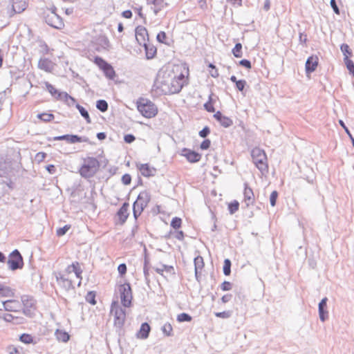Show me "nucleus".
Segmentation results:
<instances>
[{"label": "nucleus", "mask_w": 354, "mask_h": 354, "mask_svg": "<svg viewBox=\"0 0 354 354\" xmlns=\"http://www.w3.org/2000/svg\"><path fill=\"white\" fill-rule=\"evenodd\" d=\"M189 71L185 64L162 67L158 73L154 88L164 95L180 92L188 82Z\"/></svg>", "instance_id": "nucleus-1"}, {"label": "nucleus", "mask_w": 354, "mask_h": 354, "mask_svg": "<svg viewBox=\"0 0 354 354\" xmlns=\"http://www.w3.org/2000/svg\"><path fill=\"white\" fill-rule=\"evenodd\" d=\"M15 290L11 287L0 283V298L3 300L2 304L6 311L14 313H23L26 314L29 307L32 306V301L26 297L15 298Z\"/></svg>", "instance_id": "nucleus-2"}, {"label": "nucleus", "mask_w": 354, "mask_h": 354, "mask_svg": "<svg viewBox=\"0 0 354 354\" xmlns=\"http://www.w3.org/2000/svg\"><path fill=\"white\" fill-rule=\"evenodd\" d=\"M82 269L79 262L75 261L68 266L64 272L56 277L58 284L66 290L74 288L75 283L81 285Z\"/></svg>", "instance_id": "nucleus-3"}, {"label": "nucleus", "mask_w": 354, "mask_h": 354, "mask_svg": "<svg viewBox=\"0 0 354 354\" xmlns=\"http://www.w3.org/2000/svg\"><path fill=\"white\" fill-rule=\"evenodd\" d=\"M253 163L263 176L269 172L268 160L265 151L259 147H254L251 151Z\"/></svg>", "instance_id": "nucleus-4"}, {"label": "nucleus", "mask_w": 354, "mask_h": 354, "mask_svg": "<svg viewBox=\"0 0 354 354\" xmlns=\"http://www.w3.org/2000/svg\"><path fill=\"white\" fill-rule=\"evenodd\" d=\"M136 104L138 112L146 118H153L158 113L157 106L148 98L140 97Z\"/></svg>", "instance_id": "nucleus-5"}, {"label": "nucleus", "mask_w": 354, "mask_h": 354, "mask_svg": "<svg viewBox=\"0 0 354 354\" xmlns=\"http://www.w3.org/2000/svg\"><path fill=\"white\" fill-rule=\"evenodd\" d=\"M100 162L94 157H86L79 169L80 174L84 178L93 176L100 169Z\"/></svg>", "instance_id": "nucleus-6"}, {"label": "nucleus", "mask_w": 354, "mask_h": 354, "mask_svg": "<svg viewBox=\"0 0 354 354\" xmlns=\"http://www.w3.org/2000/svg\"><path fill=\"white\" fill-rule=\"evenodd\" d=\"M151 201V194L149 191L140 192L133 205V216L136 220Z\"/></svg>", "instance_id": "nucleus-7"}, {"label": "nucleus", "mask_w": 354, "mask_h": 354, "mask_svg": "<svg viewBox=\"0 0 354 354\" xmlns=\"http://www.w3.org/2000/svg\"><path fill=\"white\" fill-rule=\"evenodd\" d=\"M110 313L113 316L114 325L122 327L126 319V313L120 306L118 301H113L111 305Z\"/></svg>", "instance_id": "nucleus-8"}, {"label": "nucleus", "mask_w": 354, "mask_h": 354, "mask_svg": "<svg viewBox=\"0 0 354 354\" xmlns=\"http://www.w3.org/2000/svg\"><path fill=\"white\" fill-rule=\"evenodd\" d=\"M93 62L102 70L106 78L113 80L116 73L113 66L100 57H95Z\"/></svg>", "instance_id": "nucleus-9"}, {"label": "nucleus", "mask_w": 354, "mask_h": 354, "mask_svg": "<svg viewBox=\"0 0 354 354\" xmlns=\"http://www.w3.org/2000/svg\"><path fill=\"white\" fill-rule=\"evenodd\" d=\"M121 303L124 307L129 308L131 306V301L133 299L132 290L129 283L122 284L119 287Z\"/></svg>", "instance_id": "nucleus-10"}, {"label": "nucleus", "mask_w": 354, "mask_h": 354, "mask_svg": "<svg viewBox=\"0 0 354 354\" xmlns=\"http://www.w3.org/2000/svg\"><path fill=\"white\" fill-rule=\"evenodd\" d=\"M8 265L12 270L22 268L24 265L23 259L18 250H15L10 254Z\"/></svg>", "instance_id": "nucleus-11"}, {"label": "nucleus", "mask_w": 354, "mask_h": 354, "mask_svg": "<svg viewBox=\"0 0 354 354\" xmlns=\"http://www.w3.org/2000/svg\"><path fill=\"white\" fill-rule=\"evenodd\" d=\"M46 22H47L49 26L58 29L64 26L62 18L59 17L53 10H50V13L47 15Z\"/></svg>", "instance_id": "nucleus-12"}, {"label": "nucleus", "mask_w": 354, "mask_h": 354, "mask_svg": "<svg viewBox=\"0 0 354 354\" xmlns=\"http://www.w3.org/2000/svg\"><path fill=\"white\" fill-rule=\"evenodd\" d=\"M136 39L140 45H145L149 41V34L147 28L139 26L136 28Z\"/></svg>", "instance_id": "nucleus-13"}, {"label": "nucleus", "mask_w": 354, "mask_h": 354, "mask_svg": "<svg viewBox=\"0 0 354 354\" xmlns=\"http://www.w3.org/2000/svg\"><path fill=\"white\" fill-rule=\"evenodd\" d=\"M243 201L246 204L247 207L253 205L255 201V196L253 190L247 183H244Z\"/></svg>", "instance_id": "nucleus-14"}, {"label": "nucleus", "mask_w": 354, "mask_h": 354, "mask_svg": "<svg viewBox=\"0 0 354 354\" xmlns=\"http://www.w3.org/2000/svg\"><path fill=\"white\" fill-rule=\"evenodd\" d=\"M181 154L190 162H197L201 158V155L199 153L187 148L182 149Z\"/></svg>", "instance_id": "nucleus-15"}, {"label": "nucleus", "mask_w": 354, "mask_h": 354, "mask_svg": "<svg viewBox=\"0 0 354 354\" xmlns=\"http://www.w3.org/2000/svg\"><path fill=\"white\" fill-rule=\"evenodd\" d=\"M137 168L143 176L147 178L155 176L156 171V169L151 167L148 163L138 164L137 165Z\"/></svg>", "instance_id": "nucleus-16"}, {"label": "nucleus", "mask_w": 354, "mask_h": 354, "mask_svg": "<svg viewBox=\"0 0 354 354\" xmlns=\"http://www.w3.org/2000/svg\"><path fill=\"white\" fill-rule=\"evenodd\" d=\"M129 203H124L122 207L119 209L117 212V216L120 224H124L127 220L129 213Z\"/></svg>", "instance_id": "nucleus-17"}, {"label": "nucleus", "mask_w": 354, "mask_h": 354, "mask_svg": "<svg viewBox=\"0 0 354 354\" xmlns=\"http://www.w3.org/2000/svg\"><path fill=\"white\" fill-rule=\"evenodd\" d=\"M156 272L164 277L175 275L174 268L171 266L161 265L155 268Z\"/></svg>", "instance_id": "nucleus-18"}, {"label": "nucleus", "mask_w": 354, "mask_h": 354, "mask_svg": "<svg viewBox=\"0 0 354 354\" xmlns=\"http://www.w3.org/2000/svg\"><path fill=\"white\" fill-rule=\"evenodd\" d=\"M318 57L316 55L309 57L306 62V71L308 73L315 71L318 65Z\"/></svg>", "instance_id": "nucleus-19"}, {"label": "nucleus", "mask_w": 354, "mask_h": 354, "mask_svg": "<svg viewBox=\"0 0 354 354\" xmlns=\"http://www.w3.org/2000/svg\"><path fill=\"white\" fill-rule=\"evenodd\" d=\"M214 117L217 121H218L220 122V124L223 127H225V128L229 127L233 124L232 119H230V118H228L227 116L223 115L220 111H217L214 115Z\"/></svg>", "instance_id": "nucleus-20"}, {"label": "nucleus", "mask_w": 354, "mask_h": 354, "mask_svg": "<svg viewBox=\"0 0 354 354\" xmlns=\"http://www.w3.org/2000/svg\"><path fill=\"white\" fill-rule=\"evenodd\" d=\"M147 2L152 6L151 8L156 15L167 6L164 0H147Z\"/></svg>", "instance_id": "nucleus-21"}, {"label": "nucleus", "mask_w": 354, "mask_h": 354, "mask_svg": "<svg viewBox=\"0 0 354 354\" xmlns=\"http://www.w3.org/2000/svg\"><path fill=\"white\" fill-rule=\"evenodd\" d=\"M55 140H66L69 143H76L81 142H86V139H82L81 137H79L76 135H64L62 136H58L55 138Z\"/></svg>", "instance_id": "nucleus-22"}, {"label": "nucleus", "mask_w": 354, "mask_h": 354, "mask_svg": "<svg viewBox=\"0 0 354 354\" xmlns=\"http://www.w3.org/2000/svg\"><path fill=\"white\" fill-rule=\"evenodd\" d=\"M150 331L151 327L149 324L147 323H143L142 324L140 330L136 333V337L142 339H147L149 337Z\"/></svg>", "instance_id": "nucleus-23"}, {"label": "nucleus", "mask_w": 354, "mask_h": 354, "mask_svg": "<svg viewBox=\"0 0 354 354\" xmlns=\"http://www.w3.org/2000/svg\"><path fill=\"white\" fill-rule=\"evenodd\" d=\"M27 3L26 0H12V10L15 13H20L25 10Z\"/></svg>", "instance_id": "nucleus-24"}, {"label": "nucleus", "mask_w": 354, "mask_h": 354, "mask_svg": "<svg viewBox=\"0 0 354 354\" xmlns=\"http://www.w3.org/2000/svg\"><path fill=\"white\" fill-rule=\"evenodd\" d=\"M46 88L55 99H62L64 97L66 98L69 97L66 93H60L56 88L50 84L46 85Z\"/></svg>", "instance_id": "nucleus-25"}, {"label": "nucleus", "mask_w": 354, "mask_h": 354, "mask_svg": "<svg viewBox=\"0 0 354 354\" xmlns=\"http://www.w3.org/2000/svg\"><path fill=\"white\" fill-rule=\"evenodd\" d=\"M204 265L205 263L202 257L198 256L194 259L195 274L196 277H198V274H201Z\"/></svg>", "instance_id": "nucleus-26"}, {"label": "nucleus", "mask_w": 354, "mask_h": 354, "mask_svg": "<svg viewBox=\"0 0 354 354\" xmlns=\"http://www.w3.org/2000/svg\"><path fill=\"white\" fill-rule=\"evenodd\" d=\"M55 336L58 341L62 342H66L70 339V335L68 333L61 329H57L55 331Z\"/></svg>", "instance_id": "nucleus-27"}, {"label": "nucleus", "mask_w": 354, "mask_h": 354, "mask_svg": "<svg viewBox=\"0 0 354 354\" xmlns=\"http://www.w3.org/2000/svg\"><path fill=\"white\" fill-rule=\"evenodd\" d=\"M143 46H145V48L146 56L147 59L153 58L157 53L156 48L153 46L147 45V44Z\"/></svg>", "instance_id": "nucleus-28"}, {"label": "nucleus", "mask_w": 354, "mask_h": 354, "mask_svg": "<svg viewBox=\"0 0 354 354\" xmlns=\"http://www.w3.org/2000/svg\"><path fill=\"white\" fill-rule=\"evenodd\" d=\"M327 299L324 298L319 304V317L322 322L326 319L325 314L327 315V312H324V309L326 307Z\"/></svg>", "instance_id": "nucleus-29"}, {"label": "nucleus", "mask_w": 354, "mask_h": 354, "mask_svg": "<svg viewBox=\"0 0 354 354\" xmlns=\"http://www.w3.org/2000/svg\"><path fill=\"white\" fill-rule=\"evenodd\" d=\"M19 339L21 342H22L25 344H35L36 343V340L35 339V338L31 335L27 334V333L22 334L20 336Z\"/></svg>", "instance_id": "nucleus-30"}, {"label": "nucleus", "mask_w": 354, "mask_h": 354, "mask_svg": "<svg viewBox=\"0 0 354 354\" xmlns=\"http://www.w3.org/2000/svg\"><path fill=\"white\" fill-rule=\"evenodd\" d=\"M96 292L95 291H89L87 292L85 296L86 301L91 304V305H95L97 304L96 301Z\"/></svg>", "instance_id": "nucleus-31"}, {"label": "nucleus", "mask_w": 354, "mask_h": 354, "mask_svg": "<svg viewBox=\"0 0 354 354\" xmlns=\"http://www.w3.org/2000/svg\"><path fill=\"white\" fill-rule=\"evenodd\" d=\"M162 331L166 336L173 335V327L172 325L167 322L162 327Z\"/></svg>", "instance_id": "nucleus-32"}, {"label": "nucleus", "mask_w": 354, "mask_h": 354, "mask_svg": "<svg viewBox=\"0 0 354 354\" xmlns=\"http://www.w3.org/2000/svg\"><path fill=\"white\" fill-rule=\"evenodd\" d=\"M346 66L349 71V73L354 77V63L350 58H344Z\"/></svg>", "instance_id": "nucleus-33"}, {"label": "nucleus", "mask_w": 354, "mask_h": 354, "mask_svg": "<svg viewBox=\"0 0 354 354\" xmlns=\"http://www.w3.org/2000/svg\"><path fill=\"white\" fill-rule=\"evenodd\" d=\"M183 221L179 217H174L171 221V227L174 230H179L182 226Z\"/></svg>", "instance_id": "nucleus-34"}, {"label": "nucleus", "mask_w": 354, "mask_h": 354, "mask_svg": "<svg viewBox=\"0 0 354 354\" xmlns=\"http://www.w3.org/2000/svg\"><path fill=\"white\" fill-rule=\"evenodd\" d=\"M232 54L235 57L240 58L243 55L242 45L240 43H237L234 48L232 49Z\"/></svg>", "instance_id": "nucleus-35"}, {"label": "nucleus", "mask_w": 354, "mask_h": 354, "mask_svg": "<svg viewBox=\"0 0 354 354\" xmlns=\"http://www.w3.org/2000/svg\"><path fill=\"white\" fill-rule=\"evenodd\" d=\"M169 235L180 241H183L185 238L184 232L180 230H175L174 232L170 231Z\"/></svg>", "instance_id": "nucleus-36"}, {"label": "nucleus", "mask_w": 354, "mask_h": 354, "mask_svg": "<svg viewBox=\"0 0 354 354\" xmlns=\"http://www.w3.org/2000/svg\"><path fill=\"white\" fill-rule=\"evenodd\" d=\"M77 108L79 110V111H80V114L82 115V116L85 118V120H86V122L87 123H91V120L90 118V116L88 115V111L83 106H82L80 105H77Z\"/></svg>", "instance_id": "nucleus-37"}, {"label": "nucleus", "mask_w": 354, "mask_h": 354, "mask_svg": "<svg viewBox=\"0 0 354 354\" xmlns=\"http://www.w3.org/2000/svg\"><path fill=\"white\" fill-rule=\"evenodd\" d=\"M340 48L344 55V58H349L350 57L352 56V52L348 44H343L341 46Z\"/></svg>", "instance_id": "nucleus-38"}, {"label": "nucleus", "mask_w": 354, "mask_h": 354, "mask_svg": "<svg viewBox=\"0 0 354 354\" xmlns=\"http://www.w3.org/2000/svg\"><path fill=\"white\" fill-rule=\"evenodd\" d=\"M176 319L178 322H189L192 321V318L189 315L183 313L177 315Z\"/></svg>", "instance_id": "nucleus-39"}, {"label": "nucleus", "mask_w": 354, "mask_h": 354, "mask_svg": "<svg viewBox=\"0 0 354 354\" xmlns=\"http://www.w3.org/2000/svg\"><path fill=\"white\" fill-rule=\"evenodd\" d=\"M156 39H157L158 41L160 43L165 44H168L167 36V34L165 33V32H164V31H160L157 35Z\"/></svg>", "instance_id": "nucleus-40"}, {"label": "nucleus", "mask_w": 354, "mask_h": 354, "mask_svg": "<svg viewBox=\"0 0 354 354\" xmlns=\"http://www.w3.org/2000/svg\"><path fill=\"white\" fill-rule=\"evenodd\" d=\"M239 207V203L237 201H234L228 205V209L230 214L235 213Z\"/></svg>", "instance_id": "nucleus-41"}, {"label": "nucleus", "mask_w": 354, "mask_h": 354, "mask_svg": "<svg viewBox=\"0 0 354 354\" xmlns=\"http://www.w3.org/2000/svg\"><path fill=\"white\" fill-rule=\"evenodd\" d=\"M71 227V225H66L63 227H59L56 231V234L58 236H64Z\"/></svg>", "instance_id": "nucleus-42"}, {"label": "nucleus", "mask_w": 354, "mask_h": 354, "mask_svg": "<svg viewBox=\"0 0 354 354\" xmlns=\"http://www.w3.org/2000/svg\"><path fill=\"white\" fill-rule=\"evenodd\" d=\"M231 261L229 259H225L224 261V265H223V273L225 275L228 276L230 274L231 272Z\"/></svg>", "instance_id": "nucleus-43"}, {"label": "nucleus", "mask_w": 354, "mask_h": 354, "mask_svg": "<svg viewBox=\"0 0 354 354\" xmlns=\"http://www.w3.org/2000/svg\"><path fill=\"white\" fill-rule=\"evenodd\" d=\"M97 108L101 111H106L108 109V104L105 100H100L97 102Z\"/></svg>", "instance_id": "nucleus-44"}, {"label": "nucleus", "mask_w": 354, "mask_h": 354, "mask_svg": "<svg viewBox=\"0 0 354 354\" xmlns=\"http://www.w3.org/2000/svg\"><path fill=\"white\" fill-rule=\"evenodd\" d=\"M204 107L205 110L209 113L214 112V102L211 97H209V100L204 104Z\"/></svg>", "instance_id": "nucleus-45"}, {"label": "nucleus", "mask_w": 354, "mask_h": 354, "mask_svg": "<svg viewBox=\"0 0 354 354\" xmlns=\"http://www.w3.org/2000/svg\"><path fill=\"white\" fill-rule=\"evenodd\" d=\"M122 183L124 185H129L131 183V176L129 174H125L122 176Z\"/></svg>", "instance_id": "nucleus-46"}, {"label": "nucleus", "mask_w": 354, "mask_h": 354, "mask_svg": "<svg viewBox=\"0 0 354 354\" xmlns=\"http://www.w3.org/2000/svg\"><path fill=\"white\" fill-rule=\"evenodd\" d=\"M118 271L120 277H124L127 271V268L125 263H121L118 267Z\"/></svg>", "instance_id": "nucleus-47"}, {"label": "nucleus", "mask_w": 354, "mask_h": 354, "mask_svg": "<svg viewBox=\"0 0 354 354\" xmlns=\"http://www.w3.org/2000/svg\"><path fill=\"white\" fill-rule=\"evenodd\" d=\"M278 198V192L277 191H273L270 196V205L274 207L276 205L277 199Z\"/></svg>", "instance_id": "nucleus-48"}, {"label": "nucleus", "mask_w": 354, "mask_h": 354, "mask_svg": "<svg viewBox=\"0 0 354 354\" xmlns=\"http://www.w3.org/2000/svg\"><path fill=\"white\" fill-rule=\"evenodd\" d=\"M208 66L209 68H212V71H209L211 76L214 78L218 77L219 73L218 70L216 68V66L212 64H209Z\"/></svg>", "instance_id": "nucleus-49"}, {"label": "nucleus", "mask_w": 354, "mask_h": 354, "mask_svg": "<svg viewBox=\"0 0 354 354\" xmlns=\"http://www.w3.org/2000/svg\"><path fill=\"white\" fill-rule=\"evenodd\" d=\"M235 84L237 89L240 91H242L246 85V82L244 80H238Z\"/></svg>", "instance_id": "nucleus-50"}, {"label": "nucleus", "mask_w": 354, "mask_h": 354, "mask_svg": "<svg viewBox=\"0 0 354 354\" xmlns=\"http://www.w3.org/2000/svg\"><path fill=\"white\" fill-rule=\"evenodd\" d=\"M216 317H221L223 319L229 318L231 315V313L230 311H223L220 313H215Z\"/></svg>", "instance_id": "nucleus-51"}, {"label": "nucleus", "mask_w": 354, "mask_h": 354, "mask_svg": "<svg viewBox=\"0 0 354 354\" xmlns=\"http://www.w3.org/2000/svg\"><path fill=\"white\" fill-rule=\"evenodd\" d=\"M210 145H211V142L208 139H206L205 140H203L202 142V143L201 144V149H203V150H205V149H207L209 148L210 147Z\"/></svg>", "instance_id": "nucleus-52"}, {"label": "nucleus", "mask_w": 354, "mask_h": 354, "mask_svg": "<svg viewBox=\"0 0 354 354\" xmlns=\"http://www.w3.org/2000/svg\"><path fill=\"white\" fill-rule=\"evenodd\" d=\"M209 128L208 127H205L199 131V136L202 138H205L209 133Z\"/></svg>", "instance_id": "nucleus-53"}, {"label": "nucleus", "mask_w": 354, "mask_h": 354, "mask_svg": "<svg viewBox=\"0 0 354 354\" xmlns=\"http://www.w3.org/2000/svg\"><path fill=\"white\" fill-rule=\"evenodd\" d=\"M239 64L248 69H250L252 66H251V63L249 60L248 59H242L239 62Z\"/></svg>", "instance_id": "nucleus-54"}, {"label": "nucleus", "mask_w": 354, "mask_h": 354, "mask_svg": "<svg viewBox=\"0 0 354 354\" xmlns=\"http://www.w3.org/2000/svg\"><path fill=\"white\" fill-rule=\"evenodd\" d=\"M232 288V284L229 281H224L221 284V289L223 291L230 290Z\"/></svg>", "instance_id": "nucleus-55"}, {"label": "nucleus", "mask_w": 354, "mask_h": 354, "mask_svg": "<svg viewBox=\"0 0 354 354\" xmlns=\"http://www.w3.org/2000/svg\"><path fill=\"white\" fill-rule=\"evenodd\" d=\"M124 140L125 142L130 144L136 140V138L134 136L131 134H127L124 136Z\"/></svg>", "instance_id": "nucleus-56"}, {"label": "nucleus", "mask_w": 354, "mask_h": 354, "mask_svg": "<svg viewBox=\"0 0 354 354\" xmlns=\"http://www.w3.org/2000/svg\"><path fill=\"white\" fill-rule=\"evenodd\" d=\"M330 6L337 15H339V10L336 4L335 0H330Z\"/></svg>", "instance_id": "nucleus-57"}, {"label": "nucleus", "mask_w": 354, "mask_h": 354, "mask_svg": "<svg viewBox=\"0 0 354 354\" xmlns=\"http://www.w3.org/2000/svg\"><path fill=\"white\" fill-rule=\"evenodd\" d=\"M233 6H241L242 4V0H227Z\"/></svg>", "instance_id": "nucleus-58"}, {"label": "nucleus", "mask_w": 354, "mask_h": 354, "mask_svg": "<svg viewBox=\"0 0 354 354\" xmlns=\"http://www.w3.org/2000/svg\"><path fill=\"white\" fill-rule=\"evenodd\" d=\"M122 15L123 17L126 19H130L132 17V12L129 10H124V12H122Z\"/></svg>", "instance_id": "nucleus-59"}, {"label": "nucleus", "mask_w": 354, "mask_h": 354, "mask_svg": "<svg viewBox=\"0 0 354 354\" xmlns=\"http://www.w3.org/2000/svg\"><path fill=\"white\" fill-rule=\"evenodd\" d=\"M339 124L343 127V129L345 130V131L346 132V133L348 135V136L350 138H352V135L351 133H350L348 129L346 127L344 122L342 121V120H339Z\"/></svg>", "instance_id": "nucleus-60"}, {"label": "nucleus", "mask_w": 354, "mask_h": 354, "mask_svg": "<svg viewBox=\"0 0 354 354\" xmlns=\"http://www.w3.org/2000/svg\"><path fill=\"white\" fill-rule=\"evenodd\" d=\"M9 354H17L19 351L14 346H10L8 348Z\"/></svg>", "instance_id": "nucleus-61"}, {"label": "nucleus", "mask_w": 354, "mask_h": 354, "mask_svg": "<svg viewBox=\"0 0 354 354\" xmlns=\"http://www.w3.org/2000/svg\"><path fill=\"white\" fill-rule=\"evenodd\" d=\"M46 169L50 174H54L56 171L55 167L53 165H48Z\"/></svg>", "instance_id": "nucleus-62"}, {"label": "nucleus", "mask_w": 354, "mask_h": 354, "mask_svg": "<svg viewBox=\"0 0 354 354\" xmlns=\"http://www.w3.org/2000/svg\"><path fill=\"white\" fill-rule=\"evenodd\" d=\"M231 298V295H226L222 297L221 300L223 303H227Z\"/></svg>", "instance_id": "nucleus-63"}, {"label": "nucleus", "mask_w": 354, "mask_h": 354, "mask_svg": "<svg viewBox=\"0 0 354 354\" xmlns=\"http://www.w3.org/2000/svg\"><path fill=\"white\" fill-rule=\"evenodd\" d=\"M97 138L99 140H102L106 138V134L104 133H103V132L98 133L97 134Z\"/></svg>", "instance_id": "nucleus-64"}]
</instances>
